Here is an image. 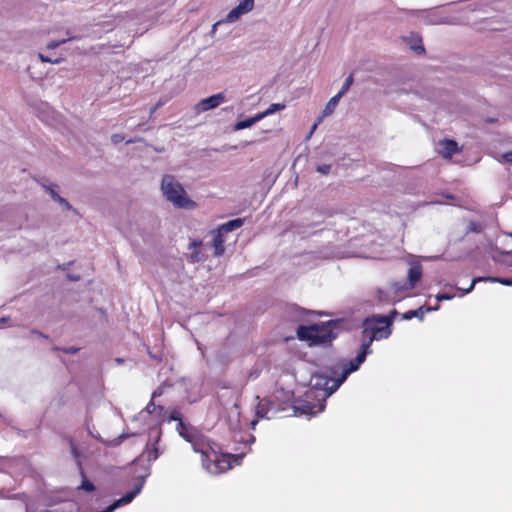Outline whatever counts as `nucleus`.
Instances as JSON below:
<instances>
[{"label": "nucleus", "mask_w": 512, "mask_h": 512, "mask_svg": "<svg viewBox=\"0 0 512 512\" xmlns=\"http://www.w3.org/2000/svg\"><path fill=\"white\" fill-rule=\"evenodd\" d=\"M177 432L183 439L189 442L199 431L192 425L180 421V423L177 424Z\"/></svg>", "instance_id": "obj_15"}, {"label": "nucleus", "mask_w": 512, "mask_h": 512, "mask_svg": "<svg viewBox=\"0 0 512 512\" xmlns=\"http://www.w3.org/2000/svg\"><path fill=\"white\" fill-rule=\"evenodd\" d=\"M56 201L58 203H60L61 205H63L66 209H71L72 208L70 203L65 198H63L61 196H57Z\"/></svg>", "instance_id": "obj_34"}, {"label": "nucleus", "mask_w": 512, "mask_h": 512, "mask_svg": "<svg viewBox=\"0 0 512 512\" xmlns=\"http://www.w3.org/2000/svg\"><path fill=\"white\" fill-rule=\"evenodd\" d=\"M439 308V305L435 306L434 308L421 306L414 310H409L402 314L403 320H411L412 318H418L419 320H423L425 314L427 312H430L432 310H437Z\"/></svg>", "instance_id": "obj_14"}, {"label": "nucleus", "mask_w": 512, "mask_h": 512, "mask_svg": "<svg viewBox=\"0 0 512 512\" xmlns=\"http://www.w3.org/2000/svg\"><path fill=\"white\" fill-rule=\"evenodd\" d=\"M469 229L473 232H481L482 227L479 223L471 222L469 225Z\"/></svg>", "instance_id": "obj_37"}, {"label": "nucleus", "mask_w": 512, "mask_h": 512, "mask_svg": "<svg viewBox=\"0 0 512 512\" xmlns=\"http://www.w3.org/2000/svg\"><path fill=\"white\" fill-rule=\"evenodd\" d=\"M161 190L165 198L175 207L194 209L197 204L191 200L183 186L172 175H164L161 182Z\"/></svg>", "instance_id": "obj_4"}, {"label": "nucleus", "mask_w": 512, "mask_h": 512, "mask_svg": "<svg viewBox=\"0 0 512 512\" xmlns=\"http://www.w3.org/2000/svg\"><path fill=\"white\" fill-rule=\"evenodd\" d=\"M123 140H124V135H122V134H113L111 136V141L114 144H118V143L122 142Z\"/></svg>", "instance_id": "obj_35"}, {"label": "nucleus", "mask_w": 512, "mask_h": 512, "mask_svg": "<svg viewBox=\"0 0 512 512\" xmlns=\"http://www.w3.org/2000/svg\"><path fill=\"white\" fill-rule=\"evenodd\" d=\"M367 345H361L359 354L349 361L343 360L338 365L326 368L324 371L316 373L312 377L313 387L324 391L325 397L332 395L347 377L359 369L365 361L366 356L371 353Z\"/></svg>", "instance_id": "obj_1"}, {"label": "nucleus", "mask_w": 512, "mask_h": 512, "mask_svg": "<svg viewBox=\"0 0 512 512\" xmlns=\"http://www.w3.org/2000/svg\"><path fill=\"white\" fill-rule=\"evenodd\" d=\"M167 421L168 422L177 421L178 423H180V421H183V419H182L181 413L177 409H173L170 411V413L167 417Z\"/></svg>", "instance_id": "obj_26"}, {"label": "nucleus", "mask_w": 512, "mask_h": 512, "mask_svg": "<svg viewBox=\"0 0 512 512\" xmlns=\"http://www.w3.org/2000/svg\"><path fill=\"white\" fill-rule=\"evenodd\" d=\"M278 411L277 404L267 398L260 400L256 406V415L259 418L271 419Z\"/></svg>", "instance_id": "obj_9"}, {"label": "nucleus", "mask_w": 512, "mask_h": 512, "mask_svg": "<svg viewBox=\"0 0 512 512\" xmlns=\"http://www.w3.org/2000/svg\"><path fill=\"white\" fill-rule=\"evenodd\" d=\"M353 82H354L353 74H350L346 78V80H345L341 90L338 93H342V96H343L350 89V87L352 86Z\"/></svg>", "instance_id": "obj_25"}, {"label": "nucleus", "mask_w": 512, "mask_h": 512, "mask_svg": "<svg viewBox=\"0 0 512 512\" xmlns=\"http://www.w3.org/2000/svg\"><path fill=\"white\" fill-rule=\"evenodd\" d=\"M261 119H263V118L259 113L252 118L237 122V124L235 125V128L237 130L248 128V127L252 126L254 123H256L257 121H260Z\"/></svg>", "instance_id": "obj_19"}, {"label": "nucleus", "mask_w": 512, "mask_h": 512, "mask_svg": "<svg viewBox=\"0 0 512 512\" xmlns=\"http://www.w3.org/2000/svg\"><path fill=\"white\" fill-rule=\"evenodd\" d=\"M499 161H500L501 163H509V164H512V151H509V152L503 153V154L500 156Z\"/></svg>", "instance_id": "obj_29"}, {"label": "nucleus", "mask_w": 512, "mask_h": 512, "mask_svg": "<svg viewBox=\"0 0 512 512\" xmlns=\"http://www.w3.org/2000/svg\"><path fill=\"white\" fill-rule=\"evenodd\" d=\"M156 409H158L159 411H162L164 408H163V406H161V405L156 406V405H155V403L153 402V400H151V401L147 404V406H146V408H145V410H146L149 414L153 413Z\"/></svg>", "instance_id": "obj_28"}, {"label": "nucleus", "mask_w": 512, "mask_h": 512, "mask_svg": "<svg viewBox=\"0 0 512 512\" xmlns=\"http://www.w3.org/2000/svg\"><path fill=\"white\" fill-rule=\"evenodd\" d=\"M342 97V93H337L335 96H333L329 102L327 103V105L325 106V109H324V115H329L331 114L335 107L337 106L340 98Z\"/></svg>", "instance_id": "obj_20"}, {"label": "nucleus", "mask_w": 512, "mask_h": 512, "mask_svg": "<svg viewBox=\"0 0 512 512\" xmlns=\"http://www.w3.org/2000/svg\"><path fill=\"white\" fill-rule=\"evenodd\" d=\"M438 145L440 147L439 153L442 155L443 158L446 159L451 158L453 154L458 153L460 151L458 143L452 139H445L443 141H440Z\"/></svg>", "instance_id": "obj_12"}, {"label": "nucleus", "mask_w": 512, "mask_h": 512, "mask_svg": "<svg viewBox=\"0 0 512 512\" xmlns=\"http://www.w3.org/2000/svg\"><path fill=\"white\" fill-rule=\"evenodd\" d=\"M159 438L160 437H158L157 440L153 444L147 445L146 449L140 455L139 460L140 459H145V460H147L150 463L152 461H155L159 457L160 452H159V449L157 447V443L159 441Z\"/></svg>", "instance_id": "obj_16"}, {"label": "nucleus", "mask_w": 512, "mask_h": 512, "mask_svg": "<svg viewBox=\"0 0 512 512\" xmlns=\"http://www.w3.org/2000/svg\"><path fill=\"white\" fill-rule=\"evenodd\" d=\"M47 190L51 197L56 201L57 196H60L53 188L47 187Z\"/></svg>", "instance_id": "obj_38"}, {"label": "nucleus", "mask_w": 512, "mask_h": 512, "mask_svg": "<svg viewBox=\"0 0 512 512\" xmlns=\"http://www.w3.org/2000/svg\"><path fill=\"white\" fill-rule=\"evenodd\" d=\"M243 224H244V219L236 218V219L230 220L224 224H221L217 229L220 232H222L223 234H226L228 232H231L233 230L240 228Z\"/></svg>", "instance_id": "obj_18"}, {"label": "nucleus", "mask_w": 512, "mask_h": 512, "mask_svg": "<svg viewBox=\"0 0 512 512\" xmlns=\"http://www.w3.org/2000/svg\"><path fill=\"white\" fill-rule=\"evenodd\" d=\"M127 437H128V435H126V434H122V435H120V436L118 437V439H117V440H115L114 445L119 444L121 441H123V440H124V439H126Z\"/></svg>", "instance_id": "obj_39"}, {"label": "nucleus", "mask_w": 512, "mask_h": 512, "mask_svg": "<svg viewBox=\"0 0 512 512\" xmlns=\"http://www.w3.org/2000/svg\"><path fill=\"white\" fill-rule=\"evenodd\" d=\"M33 333H35V334H37V335H39V336H41V337L47 338V336H46V335H44V334H43V333H41V332L33 331Z\"/></svg>", "instance_id": "obj_42"}, {"label": "nucleus", "mask_w": 512, "mask_h": 512, "mask_svg": "<svg viewBox=\"0 0 512 512\" xmlns=\"http://www.w3.org/2000/svg\"><path fill=\"white\" fill-rule=\"evenodd\" d=\"M141 491V485L135 487L132 491L126 493L122 498L114 501L111 505L106 507L101 512H113L116 508L121 505L129 504Z\"/></svg>", "instance_id": "obj_11"}, {"label": "nucleus", "mask_w": 512, "mask_h": 512, "mask_svg": "<svg viewBox=\"0 0 512 512\" xmlns=\"http://www.w3.org/2000/svg\"><path fill=\"white\" fill-rule=\"evenodd\" d=\"M243 14L250 12L254 7V0H243L236 6Z\"/></svg>", "instance_id": "obj_23"}, {"label": "nucleus", "mask_w": 512, "mask_h": 512, "mask_svg": "<svg viewBox=\"0 0 512 512\" xmlns=\"http://www.w3.org/2000/svg\"><path fill=\"white\" fill-rule=\"evenodd\" d=\"M454 297V295L452 294H448V293H441V294H438L436 296L437 300L438 301H442V300H451L452 298Z\"/></svg>", "instance_id": "obj_36"}, {"label": "nucleus", "mask_w": 512, "mask_h": 512, "mask_svg": "<svg viewBox=\"0 0 512 512\" xmlns=\"http://www.w3.org/2000/svg\"><path fill=\"white\" fill-rule=\"evenodd\" d=\"M211 233L213 234L212 247L214 249V256L220 257L225 253V234L220 232L218 229L211 231Z\"/></svg>", "instance_id": "obj_13"}, {"label": "nucleus", "mask_w": 512, "mask_h": 512, "mask_svg": "<svg viewBox=\"0 0 512 512\" xmlns=\"http://www.w3.org/2000/svg\"><path fill=\"white\" fill-rule=\"evenodd\" d=\"M481 280H482V278H474V279L471 281V283H470V285H469V287H468V288H466V289L458 288V290H459V291H461V296H463V295H466V294L470 293V292L473 290V288H474L475 284H476L477 282L481 281Z\"/></svg>", "instance_id": "obj_27"}, {"label": "nucleus", "mask_w": 512, "mask_h": 512, "mask_svg": "<svg viewBox=\"0 0 512 512\" xmlns=\"http://www.w3.org/2000/svg\"><path fill=\"white\" fill-rule=\"evenodd\" d=\"M411 44L410 47L412 50H414L417 54H421L425 52V49L422 45V39L418 35L411 36Z\"/></svg>", "instance_id": "obj_21"}, {"label": "nucleus", "mask_w": 512, "mask_h": 512, "mask_svg": "<svg viewBox=\"0 0 512 512\" xmlns=\"http://www.w3.org/2000/svg\"><path fill=\"white\" fill-rule=\"evenodd\" d=\"M161 103H157L152 109H151V114L154 113L159 107H160Z\"/></svg>", "instance_id": "obj_41"}, {"label": "nucleus", "mask_w": 512, "mask_h": 512, "mask_svg": "<svg viewBox=\"0 0 512 512\" xmlns=\"http://www.w3.org/2000/svg\"><path fill=\"white\" fill-rule=\"evenodd\" d=\"M397 311L393 310L387 316H372L368 317L363 322L362 330V345H367L371 349V344L374 340H381L388 338L391 334V325Z\"/></svg>", "instance_id": "obj_3"}, {"label": "nucleus", "mask_w": 512, "mask_h": 512, "mask_svg": "<svg viewBox=\"0 0 512 512\" xmlns=\"http://www.w3.org/2000/svg\"><path fill=\"white\" fill-rule=\"evenodd\" d=\"M243 15V13L241 11H239V9L237 7L233 8L226 16V20L228 22H235L237 21L241 16Z\"/></svg>", "instance_id": "obj_24"}, {"label": "nucleus", "mask_w": 512, "mask_h": 512, "mask_svg": "<svg viewBox=\"0 0 512 512\" xmlns=\"http://www.w3.org/2000/svg\"><path fill=\"white\" fill-rule=\"evenodd\" d=\"M285 108V104L283 103H273L271 104L264 112L260 113L262 118L273 114L276 111L283 110Z\"/></svg>", "instance_id": "obj_22"}, {"label": "nucleus", "mask_w": 512, "mask_h": 512, "mask_svg": "<svg viewBox=\"0 0 512 512\" xmlns=\"http://www.w3.org/2000/svg\"><path fill=\"white\" fill-rule=\"evenodd\" d=\"M337 328L338 323L330 320L319 324L299 325L296 333L299 340L308 342L310 346L328 347L338 336Z\"/></svg>", "instance_id": "obj_2"}, {"label": "nucleus", "mask_w": 512, "mask_h": 512, "mask_svg": "<svg viewBox=\"0 0 512 512\" xmlns=\"http://www.w3.org/2000/svg\"><path fill=\"white\" fill-rule=\"evenodd\" d=\"M316 170L323 175H327L331 171V165L330 164L319 165V166H317Z\"/></svg>", "instance_id": "obj_30"}, {"label": "nucleus", "mask_w": 512, "mask_h": 512, "mask_svg": "<svg viewBox=\"0 0 512 512\" xmlns=\"http://www.w3.org/2000/svg\"><path fill=\"white\" fill-rule=\"evenodd\" d=\"M39 59L42 61V62H47V63H55V64H58L62 61L61 58H58V59H51L47 56H44L43 54H39Z\"/></svg>", "instance_id": "obj_31"}, {"label": "nucleus", "mask_w": 512, "mask_h": 512, "mask_svg": "<svg viewBox=\"0 0 512 512\" xmlns=\"http://www.w3.org/2000/svg\"><path fill=\"white\" fill-rule=\"evenodd\" d=\"M422 277V266L419 263L413 264L408 270V282L415 287Z\"/></svg>", "instance_id": "obj_17"}, {"label": "nucleus", "mask_w": 512, "mask_h": 512, "mask_svg": "<svg viewBox=\"0 0 512 512\" xmlns=\"http://www.w3.org/2000/svg\"><path fill=\"white\" fill-rule=\"evenodd\" d=\"M67 42V39H62V40H59V41H51L47 44V48L48 49H55L57 47H59L60 45L64 44Z\"/></svg>", "instance_id": "obj_33"}, {"label": "nucleus", "mask_w": 512, "mask_h": 512, "mask_svg": "<svg viewBox=\"0 0 512 512\" xmlns=\"http://www.w3.org/2000/svg\"><path fill=\"white\" fill-rule=\"evenodd\" d=\"M202 245L203 242L200 239H194L189 243L188 249L191 252L187 255V259L190 263H199L206 260Z\"/></svg>", "instance_id": "obj_10"}, {"label": "nucleus", "mask_w": 512, "mask_h": 512, "mask_svg": "<svg viewBox=\"0 0 512 512\" xmlns=\"http://www.w3.org/2000/svg\"><path fill=\"white\" fill-rule=\"evenodd\" d=\"M244 455L223 453L214 448L207 457V461L202 462V466L212 475H219L230 470L234 465H240Z\"/></svg>", "instance_id": "obj_5"}, {"label": "nucleus", "mask_w": 512, "mask_h": 512, "mask_svg": "<svg viewBox=\"0 0 512 512\" xmlns=\"http://www.w3.org/2000/svg\"><path fill=\"white\" fill-rule=\"evenodd\" d=\"M189 443L195 452L201 454V462L207 461V457L211 454V451L214 448H218L214 442L210 441L208 437L200 432H197Z\"/></svg>", "instance_id": "obj_6"}, {"label": "nucleus", "mask_w": 512, "mask_h": 512, "mask_svg": "<svg viewBox=\"0 0 512 512\" xmlns=\"http://www.w3.org/2000/svg\"><path fill=\"white\" fill-rule=\"evenodd\" d=\"M63 351L67 354H74L78 351V348L63 349Z\"/></svg>", "instance_id": "obj_40"}, {"label": "nucleus", "mask_w": 512, "mask_h": 512, "mask_svg": "<svg viewBox=\"0 0 512 512\" xmlns=\"http://www.w3.org/2000/svg\"><path fill=\"white\" fill-rule=\"evenodd\" d=\"M226 100L223 92L214 94L208 98L202 99L195 105V111L197 113L206 112L208 110L214 109L222 104Z\"/></svg>", "instance_id": "obj_8"}, {"label": "nucleus", "mask_w": 512, "mask_h": 512, "mask_svg": "<svg viewBox=\"0 0 512 512\" xmlns=\"http://www.w3.org/2000/svg\"><path fill=\"white\" fill-rule=\"evenodd\" d=\"M69 444H70L71 454H72L73 458L75 459L76 465H77V467L79 469V473H80V475L82 477V483L79 486V489L85 490L87 492L94 491L95 490V486H94V484L92 482H90L87 479L85 471L83 469L82 461H81V455H80V451H79L77 445L75 444V442L72 439H70Z\"/></svg>", "instance_id": "obj_7"}, {"label": "nucleus", "mask_w": 512, "mask_h": 512, "mask_svg": "<svg viewBox=\"0 0 512 512\" xmlns=\"http://www.w3.org/2000/svg\"><path fill=\"white\" fill-rule=\"evenodd\" d=\"M492 281L498 282L505 286H512V277L511 278H493Z\"/></svg>", "instance_id": "obj_32"}]
</instances>
